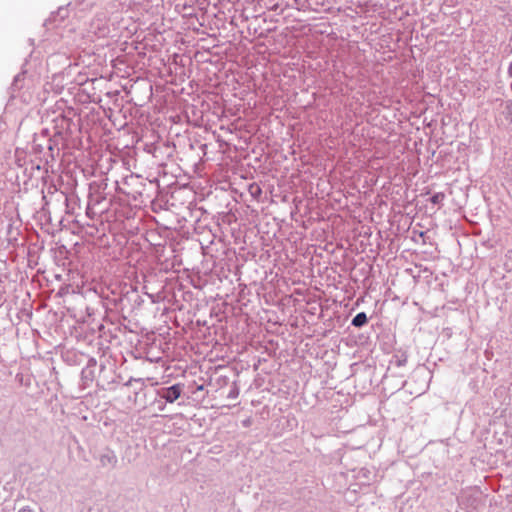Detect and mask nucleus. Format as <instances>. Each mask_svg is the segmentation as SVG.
Masks as SVG:
<instances>
[{
    "mask_svg": "<svg viewBox=\"0 0 512 512\" xmlns=\"http://www.w3.org/2000/svg\"><path fill=\"white\" fill-rule=\"evenodd\" d=\"M183 391V385L182 384H174L170 387H164L158 390V395L165 399L168 403L175 402L180 396Z\"/></svg>",
    "mask_w": 512,
    "mask_h": 512,
    "instance_id": "obj_1",
    "label": "nucleus"
},
{
    "mask_svg": "<svg viewBox=\"0 0 512 512\" xmlns=\"http://www.w3.org/2000/svg\"><path fill=\"white\" fill-rule=\"evenodd\" d=\"M99 461L103 467H110V468H115L118 463L116 454L112 450H109V449H107L100 455Z\"/></svg>",
    "mask_w": 512,
    "mask_h": 512,
    "instance_id": "obj_2",
    "label": "nucleus"
},
{
    "mask_svg": "<svg viewBox=\"0 0 512 512\" xmlns=\"http://www.w3.org/2000/svg\"><path fill=\"white\" fill-rule=\"evenodd\" d=\"M367 321V315L364 312H360L352 319V325L355 327H362L367 323Z\"/></svg>",
    "mask_w": 512,
    "mask_h": 512,
    "instance_id": "obj_3",
    "label": "nucleus"
},
{
    "mask_svg": "<svg viewBox=\"0 0 512 512\" xmlns=\"http://www.w3.org/2000/svg\"><path fill=\"white\" fill-rule=\"evenodd\" d=\"M445 199V194L442 192L435 193L431 198L430 201L435 205L442 204L443 200Z\"/></svg>",
    "mask_w": 512,
    "mask_h": 512,
    "instance_id": "obj_4",
    "label": "nucleus"
},
{
    "mask_svg": "<svg viewBox=\"0 0 512 512\" xmlns=\"http://www.w3.org/2000/svg\"><path fill=\"white\" fill-rule=\"evenodd\" d=\"M238 395H239V389L237 388V386H236V385H234V386L230 389V391H229V393H228V396H227V397H228L229 399H235V398H237V397H238Z\"/></svg>",
    "mask_w": 512,
    "mask_h": 512,
    "instance_id": "obj_5",
    "label": "nucleus"
},
{
    "mask_svg": "<svg viewBox=\"0 0 512 512\" xmlns=\"http://www.w3.org/2000/svg\"><path fill=\"white\" fill-rule=\"evenodd\" d=\"M250 193L253 195V196H258L261 194V189L258 185H251L250 186Z\"/></svg>",
    "mask_w": 512,
    "mask_h": 512,
    "instance_id": "obj_6",
    "label": "nucleus"
},
{
    "mask_svg": "<svg viewBox=\"0 0 512 512\" xmlns=\"http://www.w3.org/2000/svg\"><path fill=\"white\" fill-rule=\"evenodd\" d=\"M18 512H34L30 507H23Z\"/></svg>",
    "mask_w": 512,
    "mask_h": 512,
    "instance_id": "obj_7",
    "label": "nucleus"
},
{
    "mask_svg": "<svg viewBox=\"0 0 512 512\" xmlns=\"http://www.w3.org/2000/svg\"><path fill=\"white\" fill-rule=\"evenodd\" d=\"M509 73L512 76V63L510 64V67H509Z\"/></svg>",
    "mask_w": 512,
    "mask_h": 512,
    "instance_id": "obj_8",
    "label": "nucleus"
}]
</instances>
